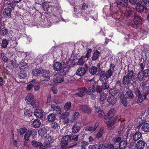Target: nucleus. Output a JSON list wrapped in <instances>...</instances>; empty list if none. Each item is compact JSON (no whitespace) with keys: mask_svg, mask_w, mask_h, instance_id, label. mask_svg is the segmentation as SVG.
<instances>
[{"mask_svg":"<svg viewBox=\"0 0 149 149\" xmlns=\"http://www.w3.org/2000/svg\"><path fill=\"white\" fill-rule=\"evenodd\" d=\"M20 72L19 73V78L21 79L25 78L27 76L26 70L28 69V63L22 61L20 62Z\"/></svg>","mask_w":149,"mask_h":149,"instance_id":"f257e3e1","label":"nucleus"},{"mask_svg":"<svg viewBox=\"0 0 149 149\" xmlns=\"http://www.w3.org/2000/svg\"><path fill=\"white\" fill-rule=\"evenodd\" d=\"M136 80V77L133 75V71H129L127 75L123 77V83L125 85H127L130 83L131 80L134 82Z\"/></svg>","mask_w":149,"mask_h":149,"instance_id":"f03ea898","label":"nucleus"},{"mask_svg":"<svg viewBox=\"0 0 149 149\" xmlns=\"http://www.w3.org/2000/svg\"><path fill=\"white\" fill-rule=\"evenodd\" d=\"M43 74V75L40 77V80L41 81H49L50 79L49 76L51 73L49 70L45 71L43 70L42 68H40L38 69V74Z\"/></svg>","mask_w":149,"mask_h":149,"instance_id":"7ed1b4c3","label":"nucleus"},{"mask_svg":"<svg viewBox=\"0 0 149 149\" xmlns=\"http://www.w3.org/2000/svg\"><path fill=\"white\" fill-rule=\"evenodd\" d=\"M113 73V71L111 70H108L106 72L103 71L101 72L100 74V80L106 81V80H107L112 75Z\"/></svg>","mask_w":149,"mask_h":149,"instance_id":"20e7f679","label":"nucleus"},{"mask_svg":"<svg viewBox=\"0 0 149 149\" xmlns=\"http://www.w3.org/2000/svg\"><path fill=\"white\" fill-rule=\"evenodd\" d=\"M149 76V70L145 69L141 70L138 73L137 77L139 80L141 81L145 80Z\"/></svg>","mask_w":149,"mask_h":149,"instance_id":"39448f33","label":"nucleus"},{"mask_svg":"<svg viewBox=\"0 0 149 149\" xmlns=\"http://www.w3.org/2000/svg\"><path fill=\"white\" fill-rule=\"evenodd\" d=\"M54 69L57 71L61 70L62 73L64 72H66V68L65 66H63L62 64L59 62H56L54 63L53 65Z\"/></svg>","mask_w":149,"mask_h":149,"instance_id":"423d86ee","label":"nucleus"},{"mask_svg":"<svg viewBox=\"0 0 149 149\" xmlns=\"http://www.w3.org/2000/svg\"><path fill=\"white\" fill-rule=\"evenodd\" d=\"M134 91L136 95L138 97L137 102L140 103L142 102L146 98V94H144L142 95L139 89L135 88L134 89Z\"/></svg>","mask_w":149,"mask_h":149,"instance_id":"0eeeda50","label":"nucleus"},{"mask_svg":"<svg viewBox=\"0 0 149 149\" xmlns=\"http://www.w3.org/2000/svg\"><path fill=\"white\" fill-rule=\"evenodd\" d=\"M84 68L81 67L77 70L76 74L78 76H82L84 75L86 71L88 69V67L87 65H84Z\"/></svg>","mask_w":149,"mask_h":149,"instance_id":"6e6552de","label":"nucleus"},{"mask_svg":"<svg viewBox=\"0 0 149 149\" xmlns=\"http://www.w3.org/2000/svg\"><path fill=\"white\" fill-rule=\"evenodd\" d=\"M79 108L82 112L84 113H90L92 111L91 109L86 105H81L79 106Z\"/></svg>","mask_w":149,"mask_h":149,"instance_id":"1a4fd4ad","label":"nucleus"},{"mask_svg":"<svg viewBox=\"0 0 149 149\" xmlns=\"http://www.w3.org/2000/svg\"><path fill=\"white\" fill-rule=\"evenodd\" d=\"M69 142H71L69 139V136L66 135L63 136L61 140V146L62 147H65Z\"/></svg>","mask_w":149,"mask_h":149,"instance_id":"9d476101","label":"nucleus"},{"mask_svg":"<svg viewBox=\"0 0 149 149\" xmlns=\"http://www.w3.org/2000/svg\"><path fill=\"white\" fill-rule=\"evenodd\" d=\"M146 145L145 141L143 140H140L137 142L136 147L137 149H144Z\"/></svg>","mask_w":149,"mask_h":149,"instance_id":"9b49d317","label":"nucleus"},{"mask_svg":"<svg viewBox=\"0 0 149 149\" xmlns=\"http://www.w3.org/2000/svg\"><path fill=\"white\" fill-rule=\"evenodd\" d=\"M142 17L137 15H135L134 22L135 24L136 25H139L142 24Z\"/></svg>","mask_w":149,"mask_h":149,"instance_id":"f8f14e48","label":"nucleus"},{"mask_svg":"<svg viewBox=\"0 0 149 149\" xmlns=\"http://www.w3.org/2000/svg\"><path fill=\"white\" fill-rule=\"evenodd\" d=\"M45 113L42 110L38 109V118L40 119L42 122L45 120Z\"/></svg>","mask_w":149,"mask_h":149,"instance_id":"ddd939ff","label":"nucleus"},{"mask_svg":"<svg viewBox=\"0 0 149 149\" xmlns=\"http://www.w3.org/2000/svg\"><path fill=\"white\" fill-rule=\"evenodd\" d=\"M107 101L110 104H114L116 102L117 99L116 97L113 95L109 96L107 98Z\"/></svg>","mask_w":149,"mask_h":149,"instance_id":"4468645a","label":"nucleus"},{"mask_svg":"<svg viewBox=\"0 0 149 149\" xmlns=\"http://www.w3.org/2000/svg\"><path fill=\"white\" fill-rule=\"evenodd\" d=\"M98 126V124L96 123L95 124L93 127L88 126L84 127V129L86 131L93 132L96 130Z\"/></svg>","mask_w":149,"mask_h":149,"instance_id":"2eb2a0df","label":"nucleus"},{"mask_svg":"<svg viewBox=\"0 0 149 149\" xmlns=\"http://www.w3.org/2000/svg\"><path fill=\"white\" fill-rule=\"evenodd\" d=\"M142 137V134L140 132H136L133 136V139L136 141L140 139Z\"/></svg>","mask_w":149,"mask_h":149,"instance_id":"dca6fc26","label":"nucleus"},{"mask_svg":"<svg viewBox=\"0 0 149 149\" xmlns=\"http://www.w3.org/2000/svg\"><path fill=\"white\" fill-rule=\"evenodd\" d=\"M51 108L54 110V111L55 112V113L58 115H60L61 113V109L59 107L52 105Z\"/></svg>","mask_w":149,"mask_h":149,"instance_id":"f3484780","label":"nucleus"},{"mask_svg":"<svg viewBox=\"0 0 149 149\" xmlns=\"http://www.w3.org/2000/svg\"><path fill=\"white\" fill-rule=\"evenodd\" d=\"M80 130V127L77 124L73 125L72 128V132L73 134L78 132Z\"/></svg>","mask_w":149,"mask_h":149,"instance_id":"a211bd4d","label":"nucleus"},{"mask_svg":"<svg viewBox=\"0 0 149 149\" xmlns=\"http://www.w3.org/2000/svg\"><path fill=\"white\" fill-rule=\"evenodd\" d=\"M99 97L98 98H99V101L100 103H102L105 100L106 98V94L104 93H102L97 95Z\"/></svg>","mask_w":149,"mask_h":149,"instance_id":"6ab92c4d","label":"nucleus"},{"mask_svg":"<svg viewBox=\"0 0 149 149\" xmlns=\"http://www.w3.org/2000/svg\"><path fill=\"white\" fill-rule=\"evenodd\" d=\"M47 130L45 127L40 128L38 130L39 135L41 136H44L47 133Z\"/></svg>","mask_w":149,"mask_h":149,"instance_id":"aec40b11","label":"nucleus"},{"mask_svg":"<svg viewBox=\"0 0 149 149\" xmlns=\"http://www.w3.org/2000/svg\"><path fill=\"white\" fill-rule=\"evenodd\" d=\"M95 88L94 85H92L90 86L86 90V93L88 95L92 94L95 91Z\"/></svg>","mask_w":149,"mask_h":149,"instance_id":"412c9836","label":"nucleus"},{"mask_svg":"<svg viewBox=\"0 0 149 149\" xmlns=\"http://www.w3.org/2000/svg\"><path fill=\"white\" fill-rule=\"evenodd\" d=\"M64 81V79L62 76L59 75L54 79V81L55 83H61Z\"/></svg>","mask_w":149,"mask_h":149,"instance_id":"4be33fe9","label":"nucleus"},{"mask_svg":"<svg viewBox=\"0 0 149 149\" xmlns=\"http://www.w3.org/2000/svg\"><path fill=\"white\" fill-rule=\"evenodd\" d=\"M100 53L97 50H95L94 52L92 57V59L93 61H96L98 58Z\"/></svg>","mask_w":149,"mask_h":149,"instance_id":"5701e85b","label":"nucleus"},{"mask_svg":"<svg viewBox=\"0 0 149 149\" xmlns=\"http://www.w3.org/2000/svg\"><path fill=\"white\" fill-rule=\"evenodd\" d=\"M12 10L10 8H5L3 12L4 15L5 16H9L11 15Z\"/></svg>","mask_w":149,"mask_h":149,"instance_id":"b1692460","label":"nucleus"},{"mask_svg":"<svg viewBox=\"0 0 149 149\" xmlns=\"http://www.w3.org/2000/svg\"><path fill=\"white\" fill-rule=\"evenodd\" d=\"M56 116L53 113H51L49 114L47 117L48 120L49 122L54 121L56 119Z\"/></svg>","mask_w":149,"mask_h":149,"instance_id":"393cba45","label":"nucleus"},{"mask_svg":"<svg viewBox=\"0 0 149 149\" xmlns=\"http://www.w3.org/2000/svg\"><path fill=\"white\" fill-rule=\"evenodd\" d=\"M102 81V85L101 86L103 89L104 90H108L109 88V85L108 83H107V80H106L105 81Z\"/></svg>","mask_w":149,"mask_h":149,"instance_id":"a878e982","label":"nucleus"},{"mask_svg":"<svg viewBox=\"0 0 149 149\" xmlns=\"http://www.w3.org/2000/svg\"><path fill=\"white\" fill-rule=\"evenodd\" d=\"M60 115L59 118L61 119H65L66 121L68 122V119L67 117L69 115V113L68 112H65L64 113L61 114Z\"/></svg>","mask_w":149,"mask_h":149,"instance_id":"bb28decb","label":"nucleus"},{"mask_svg":"<svg viewBox=\"0 0 149 149\" xmlns=\"http://www.w3.org/2000/svg\"><path fill=\"white\" fill-rule=\"evenodd\" d=\"M97 68L95 66H93L90 68L89 72V73L92 75H94L96 73L97 71Z\"/></svg>","mask_w":149,"mask_h":149,"instance_id":"cd10ccee","label":"nucleus"},{"mask_svg":"<svg viewBox=\"0 0 149 149\" xmlns=\"http://www.w3.org/2000/svg\"><path fill=\"white\" fill-rule=\"evenodd\" d=\"M143 130L145 132H149V124L148 123H144L142 127Z\"/></svg>","mask_w":149,"mask_h":149,"instance_id":"c85d7f7f","label":"nucleus"},{"mask_svg":"<svg viewBox=\"0 0 149 149\" xmlns=\"http://www.w3.org/2000/svg\"><path fill=\"white\" fill-rule=\"evenodd\" d=\"M45 140L47 144H49V145L52 143L54 141V140L52 139V138L49 136H46L45 137Z\"/></svg>","mask_w":149,"mask_h":149,"instance_id":"c756f323","label":"nucleus"},{"mask_svg":"<svg viewBox=\"0 0 149 149\" xmlns=\"http://www.w3.org/2000/svg\"><path fill=\"white\" fill-rule=\"evenodd\" d=\"M127 141H121L119 145L120 149H123L127 146Z\"/></svg>","mask_w":149,"mask_h":149,"instance_id":"7c9ffc66","label":"nucleus"},{"mask_svg":"<svg viewBox=\"0 0 149 149\" xmlns=\"http://www.w3.org/2000/svg\"><path fill=\"white\" fill-rule=\"evenodd\" d=\"M37 85H36L35 84H29L26 87V89L27 91H30L33 87H34V89L36 91H37Z\"/></svg>","mask_w":149,"mask_h":149,"instance_id":"2f4dec72","label":"nucleus"},{"mask_svg":"<svg viewBox=\"0 0 149 149\" xmlns=\"http://www.w3.org/2000/svg\"><path fill=\"white\" fill-rule=\"evenodd\" d=\"M116 113V111L115 109L112 108L110 109L108 112L107 113V115L109 116V117L111 118L112 117L114 116Z\"/></svg>","mask_w":149,"mask_h":149,"instance_id":"473e14b6","label":"nucleus"},{"mask_svg":"<svg viewBox=\"0 0 149 149\" xmlns=\"http://www.w3.org/2000/svg\"><path fill=\"white\" fill-rule=\"evenodd\" d=\"M78 138V136L77 135H73L71 136H69V139L70 142H73L77 141Z\"/></svg>","mask_w":149,"mask_h":149,"instance_id":"72a5a7b5","label":"nucleus"},{"mask_svg":"<svg viewBox=\"0 0 149 149\" xmlns=\"http://www.w3.org/2000/svg\"><path fill=\"white\" fill-rule=\"evenodd\" d=\"M85 58L84 56H82L77 61L78 65H83L85 61Z\"/></svg>","mask_w":149,"mask_h":149,"instance_id":"f704fd0d","label":"nucleus"},{"mask_svg":"<svg viewBox=\"0 0 149 149\" xmlns=\"http://www.w3.org/2000/svg\"><path fill=\"white\" fill-rule=\"evenodd\" d=\"M104 89L101 87V86L97 85L96 88V91L97 93V95L102 93H104L103 92Z\"/></svg>","mask_w":149,"mask_h":149,"instance_id":"c9c22d12","label":"nucleus"},{"mask_svg":"<svg viewBox=\"0 0 149 149\" xmlns=\"http://www.w3.org/2000/svg\"><path fill=\"white\" fill-rule=\"evenodd\" d=\"M118 90L117 89L115 88H113L110 89L109 91V93L110 94H111V95H116L117 93Z\"/></svg>","mask_w":149,"mask_h":149,"instance_id":"e433bc0d","label":"nucleus"},{"mask_svg":"<svg viewBox=\"0 0 149 149\" xmlns=\"http://www.w3.org/2000/svg\"><path fill=\"white\" fill-rule=\"evenodd\" d=\"M7 51L8 53L10 54V55H13V53L16 51L15 48L13 47H8Z\"/></svg>","mask_w":149,"mask_h":149,"instance_id":"4c0bfd02","label":"nucleus"},{"mask_svg":"<svg viewBox=\"0 0 149 149\" xmlns=\"http://www.w3.org/2000/svg\"><path fill=\"white\" fill-rule=\"evenodd\" d=\"M134 95L132 91L131 90H129L126 93V97L127 98L132 99L134 97Z\"/></svg>","mask_w":149,"mask_h":149,"instance_id":"58836bf2","label":"nucleus"},{"mask_svg":"<svg viewBox=\"0 0 149 149\" xmlns=\"http://www.w3.org/2000/svg\"><path fill=\"white\" fill-rule=\"evenodd\" d=\"M8 29L3 28L0 30V33L1 35L4 36L8 34Z\"/></svg>","mask_w":149,"mask_h":149,"instance_id":"ea45409f","label":"nucleus"},{"mask_svg":"<svg viewBox=\"0 0 149 149\" xmlns=\"http://www.w3.org/2000/svg\"><path fill=\"white\" fill-rule=\"evenodd\" d=\"M33 99V95L31 93H29L26 96L25 101H26L28 102H30Z\"/></svg>","mask_w":149,"mask_h":149,"instance_id":"a19ab883","label":"nucleus"},{"mask_svg":"<svg viewBox=\"0 0 149 149\" xmlns=\"http://www.w3.org/2000/svg\"><path fill=\"white\" fill-rule=\"evenodd\" d=\"M32 112L30 111V110L26 109L25 111H24V116H27L29 117L32 116Z\"/></svg>","mask_w":149,"mask_h":149,"instance_id":"79ce46f5","label":"nucleus"},{"mask_svg":"<svg viewBox=\"0 0 149 149\" xmlns=\"http://www.w3.org/2000/svg\"><path fill=\"white\" fill-rule=\"evenodd\" d=\"M145 7L143 5L140 4L139 6L138 5L136 8V10L137 11L139 12H142Z\"/></svg>","mask_w":149,"mask_h":149,"instance_id":"37998d69","label":"nucleus"},{"mask_svg":"<svg viewBox=\"0 0 149 149\" xmlns=\"http://www.w3.org/2000/svg\"><path fill=\"white\" fill-rule=\"evenodd\" d=\"M96 111L97 112L98 116L102 118L104 115V113L102 110L97 109H96Z\"/></svg>","mask_w":149,"mask_h":149,"instance_id":"c03bdc74","label":"nucleus"},{"mask_svg":"<svg viewBox=\"0 0 149 149\" xmlns=\"http://www.w3.org/2000/svg\"><path fill=\"white\" fill-rule=\"evenodd\" d=\"M71 103L70 102H68L65 104L64 106V109L66 111H68L69 110L71 107Z\"/></svg>","mask_w":149,"mask_h":149,"instance_id":"a18cd8bd","label":"nucleus"},{"mask_svg":"<svg viewBox=\"0 0 149 149\" xmlns=\"http://www.w3.org/2000/svg\"><path fill=\"white\" fill-rule=\"evenodd\" d=\"M8 44V41L6 39H3L1 44V46L3 48H6Z\"/></svg>","mask_w":149,"mask_h":149,"instance_id":"49530a36","label":"nucleus"},{"mask_svg":"<svg viewBox=\"0 0 149 149\" xmlns=\"http://www.w3.org/2000/svg\"><path fill=\"white\" fill-rule=\"evenodd\" d=\"M145 6V8L147 10H149V0H142Z\"/></svg>","mask_w":149,"mask_h":149,"instance_id":"de8ad7c7","label":"nucleus"},{"mask_svg":"<svg viewBox=\"0 0 149 149\" xmlns=\"http://www.w3.org/2000/svg\"><path fill=\"white\" fill-rule=\"evenodd\" d=\"M79 115V113L78 112H75L72 117L73 120H72V121L73 122L75 121L78 118Z\"/></svg>","mask_w":149,"mask_h":149,"instance_id":"09e8293b","label":"nucleus"},{"mask_svg":"<svg viewBox=\"0 0 149 149\" xmlns=\"http://www.w3.org/2000/svg\"><path fill=\"white\" fill-rule=\"evenodd\" d=\"M20 136L23 135L25 132H26L27 129L25 127H23L20 128L19 130Z\"/></svg>","mask_w":149,"mask_h":149,"instance_id":"8fccbe9b","label":"nucleus"},{"mask_svg":"<svg viewBox=\"0 0 149 149\" xmlns=\"http://www.w3.org/2000/svg\"><path fill=\"white\" fill-rule=\"evenodd\" d=\"M31 136L28 130L26 132L24 136V139L26 141H28L29 139L30 136Z\"/></svg>","mask_w":149,"mask_h":149,"instance_id":"3c124183","label":"nucleus"},{"mask_svg":"<svg viewBox=\"0 0 149 149\" xmlns=\"http://www.w3.org/2000/svg\"><path fill=\"white\" fill-rule=\"evenodd\" d=\"M7 4H8V8L11 7L13 10L14 9V7L16 6V4L14 3L13 1L11 2H7Z\"/></svg>","mask_w":149,"mask_h":149,"instance_id":"603ef678","label":"nucleus"},{"mask_svg":"<svg viewBox=\"0 0 149 149\" xmlns=\"http://www.w3.org/2000/svg\"><path fill=\"white\" fill-rule=\"evenodd\" d=\"M37 102L36 100L35 99L32 100L31 103V104L33 107V108H37Z\"/></svg>","mask_w":149,"mask_h":149,"instance_id":"864d4df0","label":"nucleus"},{"mask_svg":"<svg viewBox=\"0 0 149 149\" xmlns=\"http://www.w3.org/2000/svg\"><path fill=\"white\" fill-rule=\"evenodd\" d=\"M116 123V121L113 119L108 121L107 123V126L108 127L112 126L114 123Z\"/></svg>","mask_w":149,"mask_h":149,"instance_id":"5fc2aeb1","label":"nucleus"},{"mask_svg":"<svg viewBox=\"0 0 149 149\" xmlns=\"http://www.w3.org/2000/svg\"><path fill=\"white\" fill-rule=\"evenodd\" d=\"M28 131L29 132L31 136L32 135L33 137H34L37 134V132L35 130H29Z\"/></svg>","mask_w":149,"mask_h":149,"instance_id":"6e6d98bb","label":"nucleus"},{"mask_svg":"<svg viewBox=\"0 0 149 149\" xmlns=\"http://www.w3.org/2000/svg\"><path fill=\"white\" fill-rule=\"evenodd\" d=\"M92 50L91 49H88L86 55L85 56H84V57L85 58H86L87 60L88 59V58H89L91 55V54L92 52Z\"/></svg>","mask_w":149,"mask_h":149,"instance_id":"4d7b16f0","label":"nucleus"},{"mask_svg":"<svg viewBox=\"0 0 149 149\" xmlns=\"http://www.w3.org/2000/svg\"><path fill=\"white\" fill-rule=\"evenodd\" d=\"M133 13L132 11L130 9H129L128 10H127L125 12V15H126L127 17L131 16V15H132V13Z\"/></svg>","mask_w":149,"mask_h":149,"instance_id":"13d9d810","label":"nucleus"},{"mask_svg":"<svg viewBox=\"0 0 149 149\" xmlns=\"http://www.w3.org/2000/svg\"><path fill=\"white\" fill-rule=\"evenodd\" d=\"M59 126L58 124L56 122H54L52 123L51 125V128L53 129H56Z\"/></svg>","mask_w":149,"mask_h":149,"instance_id":"bf43d9fd","label":"nucleus"},{"mask_svg":"<svg viewBox=\"0 0 149 149\" xmlns=\"http://www.w3.org/2000/svg\"><path fill=\"white\" fill-rule=\"evenodd\" d=\"M47 4V3L45 2H44L42 5H41V6L42 8H44V10L46 9L47 10V11L48 10V8H49V7L48 6L49 5H46Z\"/></svg>","mask_w":149,"mask_h":149,"instance_id":"052dcab7","label":"nucleus"},{"mask_svg":"<svg viewBox=\"0 0 149 149\" xmlns=\"http://www.w3.org/2000/svg\"><path fill=\"white\" fill-rule=\"evenodd\" d=\"M88 145V142L85 141H83L81 142L80 145L81 147H82L81 149H85V148H84V146H87Z\"/></svg>","mask_w":149,"mask_h":149,"instance_id":"680f3d73","label":"nucleus"},{"mask_svg":"<svg viewBox=\"0 0 149 149\" xmlns=\"http://www.w3.org/2000/svg\"><path fill=\"white\" fill-rule=\"evenodd\" d=\"M78 90L79 92L83 93L85 91H86L87 88L85 87L79 88H78Z\"/></svg>","mask_w":149,"mask_h":149,"instance_id":"e2e57ef3","label":"nucleus"},{"mask_svg":"<svg viewBox=\"0 0 149 149\" xmlns=\"http://www.w3.org/2000/svg\"><path fill=\"white\" fill-rule=\"evenodd\" d=\"M146 63L143 62L142 63H140L139 64V68L141 70H143L145 67Z\"/></svg>","mask_w":149,"mask_h":149,"instance_id":"0e129e2a","label":"nucleus"},{"mask_svg":"<svg viewBox=\"0 0 149 149\" xmlns=\"http://www.w3.org/2000/svg\"><path fill=\"white\" fill-rule=\"evenodd\" d=\"M121 102L124 106H127V99L126 98L123 99L121 100Z\"/></svg>","mask_w":149,"mask_h":149,"instance_id":"69168bd1","label":"nucleus"},{"mask_svg":"<svg viewBox=\"0 0 149 149\" xmlns=\"http://www.w3.org/2000/svg\"><path fill=\"white\" fill-rule=\"evenodd\" d=\"M106 149H114L113 146L111 144H106Z\"/></svg>","mask_w":149,"mask_h":149,"instance_id":"338daca9","label":"nucleus"},{"mask_svg":"<svg viewBox=\"0 0 149 149\" xmlns=\"http://www.w3.org/2000/svg\"><path fill=\"white\" fill-rule=\"evenodd\" d=\"M39 149H47L46 147L40 143H38V148Z\"/></svg>","mask_w":149,"mask_h":149,"instance_id":"774afa93","label":"nucleus"}]
</instances>
